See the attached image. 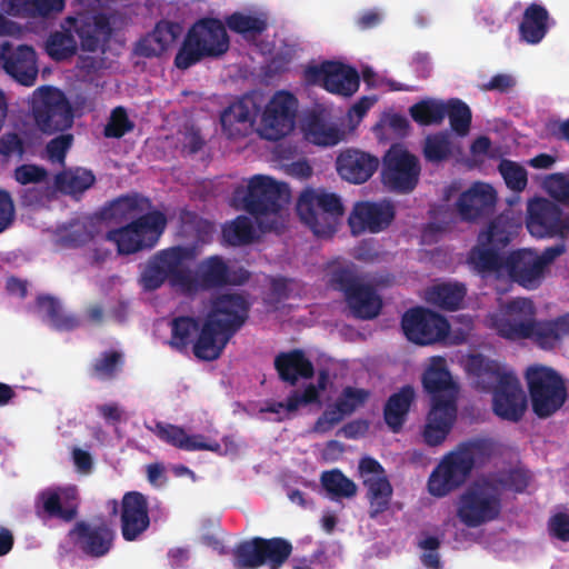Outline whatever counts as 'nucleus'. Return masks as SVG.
Listing matches in <instances>:
<instances>
[{
    "label": "nucleus",
    "instance_id": "nucleus-30",
    "mask_svg": "<svg viewBox=\"0 0 569 569\" xmlns=\"http://www.w3.org/2000/svg\"><path fill=\"white\" fill-rule=\"evenodd\" d=\"M457 416V406L450 402L431 403L423 428V440L428 446L441 445L449 435Z\"/></svg>",
    "mask_w": 569,
    "mask_h": 569
},
{
    "label": "nucleus",
    "instance_id": "nucleus-32",
    "mask_svg": "<svg viewBox=\"0 0 569 569\" xmlns=\"http://www.w3.org/2000/svg\"><path fill=\"white\" fill-rule=\"evenodd\" d=\"M154 433L162 441L186 451H218L220 445L217 441H207L203 435L189 436L182 427L157 422Z\"/></svg>",
    "mask_w": 569,
    "mask_h": 569
},
{
    "label": "nucleus",
    "instance_id": "nucleus-46",
    "mask_svg": "<svg viewBox=\"0 0 569 569\" xmlns=\"http://www.w3.org/2000/svg\"><path fill=\"white\" fill-rule=\"evenodd\" d=\"M37 305L52 327L59 331H70L80 325L78 317L64 313L60 301L51 296L38 297Z\"/></svg>",
    "mask_w": 569,
    "mask_h": 569
},
{
    "label": "nucleus",
    "instance_id": "nucleus-27",
    "mask_svg": "<svg viewBox=\"0 0 569 569\" xmlns=\"http://www.w3.org/2000/svg\"><path fill=\"white\" fill-rule=\"evenodd\" d=\"M39 499L42 502L43 511L50 518L71 522L78 516L80 497L76 486L43 490L39 495Z\"/></svg>",
    "mask_w": 569,
    "mask_h": 569
},
{
    "label": "nucleus",
    "instance_id": "nucleus-48",
    "mask_svg": "<svg viewBox=\"0 0 569 569\" xmlns=\"http://www.w3.org/2000/svg\"><path fill=\"white\" fill-rule=\"evenodd\" d=\"M123 363V355L120 351H104L91 362L88 372L91 378L110 381L117 377Z\"/></svg>",
    "mask_w": 569,
    "mask_h": 569
},
{
    "label": "nucleus",
    "instance_id": "nucleus-56",
    "mask_svg": "<svg viewBox=\"0 0 569 569\" xmlns=\"http://www.w3.org/2000/svg\"><path fill=\"white\" fill-rule=\"evenodd\" d=\"M259 537L240 542L233 551L236 569H257L263 565Z\"/></svg>",
    "mask_w": 569,
    "mask_h": 569
},
{
    "label": "nucleus",
    "instance_id": "nucleus-9",
    "mask_svg": "<svg viewBox=\"0 0 569 569\" xmlns=\"http://www.w3.org/2000/svg\"><path fill=\"white\" fill-rule=\"evenodd\" d=\"M501 508V492L485 479L471 485L460 496L457 515L467 527L476 528L497 519Z\"/></svg>",
    "mask_w": 569,
    "mask_h": 569
},
{
    "label": "nucleus",
    "instance_id": "nucleus-20",
    "mask_svg": "<svg viewBox=\"0 0 569 569\" xmlns=\"http://www.w3.org/2000/svg\"><path fill=\"white\" fill-rule=\"evenodd\" d=\"M492 409L501 419L518 422L527 409V399L516 375L507 376L492 390Z\"/></svg>",
    "mask_w": 569,
    "mask_h": 569
},
{
    "label": "nucleus",
    "instance_id": "nucleus-7",
    "mask_svg": "<svg viewBox=\"0 0 569 569\" xmlns=\"http://www.w3.org/2000/svg\"><path fill=\"white\" fill-rule=\"evenodd\" d=\"M234 194L242 198L244 210L262 226V217L277 216L281 211L288 200L289 190L286 183H280L268 176L256 174L249 179L246 189L239 187Z\"/></svg>",
    "mask_w": 569,
    "mask_h": 569
},
{
    "label": "nucleus",
    "instance_id": "nucleus-4",
    "mask_svg": "<svg viewBox=\"0 0 569 569\" xmlns=\"http://www.w3.org/2000/svg\"><path fill=\"white\" fill-rule=\"evenodd\" d=\"M300 220L318 238H330L337 231L345 208L339 196L325 189H306L296 207Z\"/></svg>",
    "mask_w": 569,
    "mask_h": 569
},
{
    "label": "nucleus",
    "instance_id": "nucleus-52",
    "mask_svg": "<svg viewBox=\"0 0 569 569\" xmlns=\"http://www.w3.org/2000/svg\"><path fill=\"white\" fill-rule=\"evenodd\" d=\"M320 481L331 499H349L357 495V485L339 469L323 471Z\"/></svg>",
    "mask_w": 569,
    "mask_h": 569
},
{
    "label": "nucleus",
    "instance_id": "nucleus-61",
    "mask_svg": "<svg viewBox=\"0 0 569 569\" xmlns=\"http://www.w3.org/2000/svg\"><path fill=\"white\" fill-rule=\"evenodd\" d=\"M207 57H209V53H206L199 47V43L192 39L189 33H187L181 47L174 57V66L180 70H186Z\"/></svg>",
    "mask_w": 569,
    "mask_h": 569
},
{
    "label": "nucleus",
    "instance_id": "nucleus-51",
    "mask_svg": "<svg viewBox=\"0 0 569 569\" xmlns=\"http://www.w3.org/2000/svg\"><path fill=\"white\" fill-rule=\"evenodd\" d=\"M258 542L261 547L263 565L270 569H279L292 552L291 542L280 537L270 539L259 537Z\"/></svg>",
    "mask_w": 569,
    "mask_h": 569
},
{
    "label": "nucleus",
    "instance_id": "nucleus-53",
    "mask_svg": "<svg viewBox=\"0 0 569 569\" xmlns=\"http://www.w3.org/2000/svg\"><path fill=\"white\" fill-rule=\"evenodd\" d=\"M77 48V41L70 30L51 32L44 44L47 54L54 61L73 57Z\"/></svg>",
    "mask_w": 569,
    "mask_h": 569
},
{
    "label": "nucleus",
    "instance_id": "nucleus-8",
    "mask_svg": "<svg viewBox=\"0 0 569 569\" xmlns=\"http://www.w3.org/2000/svg\"><path fill=\"white\" fill-rule=\"evenodd\" d=\"M532 411L548 418L558 411L567 399V388L560 375L548 367L533 366L526 371Z\"/></svg>",
    "mask_w": 569,
    "mask_h": 569
},
{
    "label": "nucleus",
    "instance_id": "nucleus-11",
    "mask_svg": "<svg viewBox=\"0 0 569 569\" xmlns=\"http://www.w3.org/2000/svg\"><path fill=\"white\" fill-rule=\"evenodd\" d=\"M303 79L308 84L321 86L328 92L343 97H351L360 86L358 71L338 61L308 66L303 71Z\"/></svg>",
    "mask_w": 569,
    "mask_h": 569
},
{
    "label": "nucleus",
    "instance_id": "nucleus-1",
    "mask_svg": "<svg viewBox=\"0 0 569 569\" xmlns=\"http://www.w3.org/2000/svg\"><path fill=\"white\" fill-rule=\"evenodd\" d=\"M199 253L194 243L161 249L141 267L138 282L144 291H154L168 282L183 293H194L199 281L192 268Z\"/></svg>",
    "mask_w": 569,
    "mask_h": 569
},
{
    "label": "nucleus",
    "instance_id": "nucleus-16",
    "mask_svg": "<svg viewBox=\"0 0 569 569\" xmlns=\"http://www.w3.org/2000/svg\"><path fill=\"white\" fill-rule=\"evenodd\" d=\"M395 216V206L390 201H358L348 218V223L355 236L366 231L378 233L391 224Z\"/></svg>",
    "mask_w": 569,
    "mask_h": 569
},
{
    "label": "nucleus",
    "instance_id": "nucleus-10",
    "mask_svg": "<svg viewBox=\"0 0 569 569\" xmlns=\"http://www.w3.org/2000/svg\"><path fill=\"white\" fill-rule=\"evenodd\" d=\"M526 227L536 238L566 239L569 234V216L556 202L535 198L528 202Z\"/></svg>",
    "mask_w": 569,
    "mask_h": 569
},
{
    "label": "nucleus",
    "instance_id": "nucleus-26",
    "mask_svg": "<svg viewBox=\"0 0 569 569\" xmlns=\"http://www.w3.org/2000/svg\"><path fill=\"white\" fill-rule=\"evenodd\" d=\"M188 33L206 53H209V57H220L229 49L230 41L226 26L217 18H202L198 20L192 24Z\"/></svg>",
    "mask_w": 569,
    "mask_h": 569
},
{
    "label": "nucleus",
    "instance_id": "nucleus-5",
    "mask_svg": "<svg viewBox=\"0 0 569 569\" xmlns=\"http://www.w3.org/2000/svg\"><path fill=\"white\" fill-rule=\"evenodd\" d=\"M167 227V217L159 210H152L131 220L123 227L109 230L106 240L117 246L119 254H132L152 249Z\"/></svg>",
    "mask_w": 569,
    "mask_h": 569
},
{
    "label": "nucleus",
    "instance_id": "nucleus-64",
    "mask_svg": "<svg viewBox=\"0 0 569 569\" xmlns=\"http://www.w3.org/2000/svg\"><path fill=\"white\" fill-rule=\"evenodd\" d=\"M499 172L509 189L520 192L527 187V171L517 162L507 159L501 160Z\"/></svg>",
    "mask_w": 569,
    "mask_h": 569
},
{
    "label": "nucleus",
    "instance_id": "nucleus-17",
    "mask_svg": "<svg viewBox=\"0 0 569 569\" xmlns=\"http://www.w3.org/2000/svg\"><path fill=\"white\" fill-rule=\"evenodd\" d=\"M0 63L12 79L24 87L34 84L38 77L37 53L27 44L13 46L4 41L0 47Z\"/></svg>",
    "mask_w": 569,
    "mask_h": 569
},
{
    "label": "nucleus",
    "instance_id": "nucleus-54",
    "mask_svg": "<svg viewBox=\"0 0 569 569\" xmlns=\"http://www.w3.org/2000/svg\"><path fill=\"white\" fill-rule=\"evenodd\" d=\"M496 490H509L517 493L523 492L529 486L530 475L528 470L522 468H511L509 470L500 471L487 478Z\"/></svg>",
    "mask_w": 569,
    "mask_h": 569
},
{
    "label": "nucleus",
    "instance_id": "nucleus-49",
    "mask_svg": "<svg viewBox=\"0 0 569 569\" xmlns=\"http://www.w3.org/2000/svg\"><path fill=\"white\" fill-rule=\"evenodd\" d=\"M466 293L463 283H440L431 288L429 299L440 308L453 311L460 307Z\"/></svg>",
    "mask_w": 569,
    "mask_h": 569
},
{
    "label": "nucleus",
    "instance_id": "nucleus-43",
    "mask_svg": "<svg viewBox=\"0 0 569 569\" xmlns=\"http://www.w3.org/2000/svg\"><path fill=\"white\" fill-rule=\"evenodd\" d=\"M363 485L368 489L370 517L376 518L389 508L392 497L391 483L386 476H369L363 480Z\"/></svg>",
    "mask_w": 569,
    "mask_h": 569
},
{
    "label": "nucleus",
    "instance_id": "nucleus-45",
    "mask_svg": "<svg viewBox=\"0 0 569 569\" xmlns=\"http://www.w3.org/2000/svg\"><path fill=\"white\" fill-rule=\"evenodd\" d=\"M328 274L330 287L342 292L345 299L365 283L352 262L337 263L330 268Z\"/></svg>",
    "mask_w": 569,
    "mask_h": 569
},
{
    "label": "nucleus",
    "instance_id": "nucleus-37",
    "mask_svg": "<svg viewBox=\"0 0 569 569\" xmlns=\"http://www.w3.org/2000/svg\"><path fill=\"white\" fill-rule=\"evenodd\" d=\"M351 315L361 320H371L379 316L382 308V300L376 289L363 283L356 291L345 299Z\"/></svg>",
    "mask_w": 569,
    "mask_h": 569
},
{
    "label": "nucleus",
    "instance_id": "nucleus-50",
    "mask_svg": "<svg viewBox=\"0 0 569 569\" xmlns=\"http://www.w3.org/2000/svg\"><path fill=\"white\" fill-rule=\"evenodd\" d=\"M329 383V372L322 369L318 372L317 385L309 383L302 392L293 390L287 398V409L296 411L300 406L317 403L320 400V392L325 391Z\"/></svg>",
    "mask_w": 569,
    "mask_h": 569
},
{
    "label": "nucleus",
    "instance_id": "nucleus-57",
    "mask_svg": "<svg viewBox=\"0 0 569 569\" xmlns=\"http://www.w3.org/2000/svg\"><path fill=\"white\" fill-rule=\"evenodd\" d=\"M151 201L149 198L141 194H128L116 199L111 204L113 216H119L126 219H132L150 212Z\"/></svg>",
    "mask_w": 569,
    "mask_h": 569
},
{
    "label": "nucleus",
    "instance_id": "nucleus-33",
    "mask_svg": "<svg viewBox=\"0 0 569 569\" xmlns=\"http://www.w3.org/2000/svg\"><path fill=\"white\" fill-rule=\"evenodd\" d=\"M231 337L209 320H204L192 347L193 355L200 360L213 361L221 356Z\"/></svg>",
    "mask_w": 569,
    "mask_h": 569
},
{
    "label": "nucleus",
    "instance_id": "nucleus-31",
    "mask_svg": "<svg viewBox=\"0 0 569 569\" xmlns=\"http://www.w3.org/2000/svg\"><path fill=\"white\" fill-rule=\"evenodd\" d=\"M466 368L475 378L476 387L481 391H491L502 382L505 377L515 375L512 371H507L497 360L481 353L469 356Z\"/></svg>",
    "mask_w": 569,
    "mask_h": 569
},
{
    "label": "nucleus",
    "instance_id": "nucleus-25",
    "mask_svg": "<svg viewBox=\"0 0 569 569\" xmlns=\"http://www.w3.org/2000/svg\"><path fill=\"white\" fill-rule=\"evenodd\" d=\"M259 111L260 108L253 97L242 96L226 108L220 116L224 133L229 138L246 136L253 127Z\"/></svg>",
    "mask_w": 569,
    "mask_h": 569
},
{
    "label": "nucleus",
    "instance_id": "nucleus-63",
    "mask_svg": "<svg viewBox=\"0 0 569 569\" xmlns=\"http://www.w3.org/2000/svg\"><path fill=\"white\" fill-rule=\"evenodd\" d=\"M93 239L92 231L82 222L70 223L60 233L58 242L66 248H80Z\"/></svg>",
    "mask_w": 569,
    "mask_h": 569
},
{
    "label": "nucleus",
    "instance_id": "nucleus-24",
    "mask_svg": "<svg viewBox=\"0 0 569 569\" xmlns=\"http://www.w3.org/2000/svg\"><path fill=\"white\" fill-rule=\"evenodd\" d=\"M336 167L343 180L361 184L367 182L377 171L379 159L359 149H347L337 157Z\"/></svg>",
    "mask_w": 569,
    "mask_h": 569
},
{
    "label": "nucleus",
    "instance_id": "nucleus-23",
    "mask_svg": "<svg viewBox=\"0 0 569 569\" xmlns=\"http://www.w3.org/2000/svg\"><path fill=\"white\" fill-rule=\"evenodd\" d=\"M505 270L513 282L529 290L537 289L545 277L537 252L531 249L512 251L506 258Z\"/></svg>",
    "mask_w": 569,
    "mask_h": 569
},
{
    "label": "nucleus",
    "instance_id": "nucleus-47",
    "mask_svg": "<svg viewBox=\"0 0 569 569\" xmlns=\"http://www.w3.org/2000/svg\"><path fill=\"white\" fill-rule=\"evenodd\" d=\"M446 101L425 98L409 108L411 119L420 126L440 124L446 118Z\"/></svg>",
    "mask_w": 569,
    "mask_h": 569
},
{
    "label": "nucleus",
    "instance_id": "nucleus-60",
    "mask_svg": "<svg viewBox=\"0 0 569 569\" xmlns=\"http://www.w3.org/2000/svg\"><path fill=\"white\" fill-rule=\"evenodd\" d=\"M423 156L427 161L439 163L451 156V142L446 132L429 134L425 139Z\"/></svg>",
    "mask_w": 569,
    "mask_h": 569
},
{
    "label": "nucleus",
    "instance_id": "nucleus-21",
    "mask_svg": "<svg viewBox=\"0 0 569 569\" xmlns=\"http://www.w3.org/2000/svg\"><path fill=\"white\" fill-rule=\"evenodd\" d=\"M496 202V190L488 183L476 182L459 196L456 206L461 220L475 222L489 216Z\"/></svg>",
    "mask_w": 569,
    "mask_h": 569
},
{
    "label": "nucleus",
    "instance_id": "nucleus-12",
    "mask_svg": "<svg viewBox=\"0 0 569 569\" xmlns=\"http://www.w3.org/2000/svg\"><path fill=\"white\" fill-rule=\"evenodd\" d=\"M418 158L401 147H391L383 158L381 180L391 191L410 193L420 176Z\"/></svg>",
    "mask_w": 569,
    "mask_h": 569
},
{
    "label": "nucleus",
    "instance_id": "nucleus-41",
    "mask_svg": "<svg viewBox=\"0 0 569 569\" xmlns=\"http://www.w3.org/2000/svg\"><path fill=\"white\" fill-rule=\"evenodd\" d=\"M303 130L306 138L318 146H335L340 141L339 130L329 126L320 112L313 111L306 116Z\"/></svg>",
    "mask_w": 569,
    "mask_h": 569
},
{
    "label": "nucleus",
    "instance_id": "nucleus-62",
    "mask_svg": "<svg viewBox=\"0 0 569 569\" xmlns=\"http://www.w3.org/2000/svg\"><path fill=\"white\" fill-rule=\"evenodd\" d=\"M134 128V123L129 119L124 107H116L109 117V120L103 129V136L106 138L120 139L126 133L131 132Z\"/></svg>",
    "mask_w": 569,
    "mask_h": 569
},
{
    "label": "nucleus",
    "instance_id": "nucleus-13",
    "mask_svg": "<svg viewBox=\"0 0 569 569\" xmlns=\"http://www.w3.org/2000/svg\"><path fill=\"white\" fill-rule=\"evenodd\" d=\"M297 98L288 91H278L270 99L261 116L260 137L277 141L289 134L295 128Z\"/></svg>",
    "mask_w": 569,
    "mask_h": 569
},
{
    "label": "nucleus",
    "instance_id": "nucleus-42",
    "mask_svg": "<svg viewBox=\"0 0 569 569\" xmlns=\"http://www.w3.org/2000/svg\"><path fill=\"white\" fill-rule=\"evenodd\" d=\"M200 288H218L229 283V267L220 256H210L199 264L197 276Z\"/></svg>",
    "mask_w": 569,
    "mask_h": 569
},
{
    "label": "nucleus",
    "instance_id": "nucleus-14",
    "mask_svg": "<svg viewBox=\"0 0 569 569\" xmlns=\"http://www.w3.org/2000/svg\"><path fill=\"white\" fill-rule=\"evenodd\" d=\"M401 327L407 339L416 345L427 346L445 339L450 330L448 320L422 307L411 308L401 319Z\"/></svg>",
    "mask_w": 569,
    "mask_h": 569
},
{
    "label": "nucleus",
    "instance_id": "nucleus-58",
    "mask_svg": "<svg viewBox=\"0 0 569 569\" xmlns=\"http://www.w3.org/2000/svg\"><path fill=\"white\" fill-rule=\"evenodd\" d=\"M446 117L449 118L451 129L458 136H466L471 126L472 113L469 106L458 98H451L446 101Z\"/></svg>",
    "mask_w": 569,
    "mask_h": 569
},
{
    "label": "nucleus",
    "instance_id": "nucleus-15",
    "mask_svg": "<svg viewBox=\"0 0 569 569\" xmlns=\"http://www.w3.org/2000/svg\"><path fill=\"white\" fill-rule=\"evenodd\" d=\"M74 547L90 558H101L113 547L116 532L103 518L96 521H77L69 531Z\"/></svg>",
    "mask_w": 569,
    "mask_h": 569
},
{
    "label": "nucleus",
    "instance_id": "nucleus-55",
    "mask_svg": "<svg viewBox=\"0 0 569 569\" xmlns=\"http://www.w3.org/2000/svg\"><path fill=\"white\" fill-rule=\"evenodd\" d=\"M226 24L236 33L243 37H257L262 34L267 28L268 22L266 18L249 16L241 12H233L226 18Z\"/></svg>",
    "mask_w": 569,
    "mask_h": 569
},
{
    "label": "nucleus",
    "instance_id": "nucleus-6",
    "mask_svg": "<svg viewBox=\"0 0 569 569\" xmlns=\"http://www.w3.org/2000/svg\"><path fill=\"white\" fill-rule=\"evenodd\" d=\"M30 111L37 128L47 134L63 132L72 127V107L58 88L42 86L31 97Z\"/></svg>",
    "mask_w": 569,
    "mask_h": 569
},
{
    "label": "nucleus",
    "instance_id": "nucleus-18",
    "mask_svg": "<svg viewBox=\"0 0 569 569\" xmlns=\"http://www.w3.org/2000/svg\"><path fill=\"white\" fill-rule=\"evenodd\" d=\"M250 305L240 295L227 293L217 297L206 318L216 325L221 331L233 336L247 321Z\"/></svg>",
    "mask_w": 569,
    "mask_h": 569
},
{
    "label": "nucleus",
    "instance_id": "nucleus-44",
    "mask_svg": "<svg viewBox=\"0 0 569 569\" xmlns=\"http://www.w3.org/2000/svg\"><path fill=\"white\" fill-rule=\"evenodd\" d=\"M521 224L512 217L501 213L489 224L487 242L497 250L506 248L518 234Z\"/></svg>",
    "mask_w": 569,
    "mask_h": 569
},
{
    "label": "nucleus",
    "instance_id": "nucleus-34",
    "mask_svg": "<svg viewBox=\"0 0 569 569\" xmlns=\"http://www.w3.org/2000/svg\"><path fill=\"white\" fill-rule=\"evenodd\" d=\"M0 8L12 17L49 19L64 9V0H2Z\"/></svg>",
    "mask_w": 569,
    "mask_h": 569
},
{
    "label": "nucleus",
    "instance_id": "nucleus-36",
    "mask_svg": "<svg viewBox=\"0 0 569 569\" xmlns=\"http://www.w3.org/2000/svg\"><path fill=\"white\" fill-rule=\"evenodd\" d=\"M415 398L416 392L410 385L401 387L388 398L383 407V419L391 431L399 432L402 429Z\"/></svg>",
    "mask_w": 569,
    "mask_h": 569
},
{
    "label": "nucleus",
    "instance_id": "nucleus-22",
    "mask_svg": "<svg viewBox=\"0 0 569 569\" xmlns=\"http://www.w3.org/2000/svg\"><path fill=\"white\" fill-rule=\"evenodd\" d=\"M422 386L431 397V403L450 402L456 405L458 387L452 380L447 361L442 357L431 358L430 365L422 375Z\"/></svg>",
    "mask_w": 569,
    "mask_h": 569
},
{
    "label": "nucleus",
    "instance_id": "nucleus-19",
    "mask_svg": "<svg viewBox=\"0 0 569 569\" xmlns=\"http://www.w3.org/2000/svg\"><path fill=\"white\" fill-rule=\"evenodd\" d=\"M151 518L147 497L139 491H128L121 500L120 528L126 541L138 540L150 527Z\"/></svg>",
    "mask_w": 569,
    "mask_h": 569
},
{
    "label": "nucleus",
    "instance_id": "nucleus-35",
    "mask_svg": "<svg viewBox=\"0 0 569 569\" xmlns=\"http://www.w3.org/2000/svg\"><path fill=\"white\" fill-rule=\"evenodd\" d=\"M549 12L542 4L530 3L519 24L520 40L528 44L540 43L549 31Z\"/></svg>",
    "mask_w": 569,
    "mask_h": 569
},
{
    "label": "nucleus",
    "instance_id": "nucleus-38",
    "mask_svg": "<svg viewBox=\"0 0 569 569\" xmlns=\"http://www.w3.org/2000/svg\"><path fill=\"white\" fill-rule=\"evenodd\" d=\"M467 262L481 277L500 274L506 268V258L493 247L475 246L469 251Z\"/></svg>",
    "mask_w": 569,
    "mask_h": 569
},
{
    "label": "nucleus",
    "instance_id": "nucleus-29",
    "mask_svg": "<svg viewBox=\"0 0 569 569\" xmlns=\"http://www.w3.org/2000/svg\"><path fill=\"white\" fill-rule=\"evenodd\" d=\"M273 365L279 379L290 386H296L299 380H309L315 376V366L302 349L278 353Z\"/></svg>",
    "mask_w": 569,
    "mask_h": 569
},
{
    "label": "nucleus",
    "instance_id": "nucleus-2",
    "mask_svg": "<svg viewBox=\"0 0 569 569\" xmlns=\"http://www.w3.org/2000/svg\"><path fill=\"white\" fill-rule=\"evenodd\" d=\"M497 333L508 340L531 339L543 349H551L569 335V313L555 320L537 321L536 307L529 298H517L506 306L505 315L493 321Z\"/></svg>",
    "mask_w": 569,
    "mask_h": 569
},
{
    "label": "nucleus",
    "instance_id": "nucleus-39",
    "mask_svg": "<svg viewBox=\"0 0 569 569\" xmlns=\"http://www.w3.org/2000/svg\"><path fill=\"white\" fill-rule=\"evenodd\" d=\"M96 182V177L91 170L77 167L66 169L54 177V187L63 194H82Z\"/></svg>",
    "mask_w": 569,
    "mask_h": 569
},
{
    "label": "nucleus",
    "instance_id": "nucleus-40",
    "mask_svg": "<svg viewBox=\"0 0 569 569\" xmlns=\"http://www.w3.org/2000/svg\"><path fill=\"white\" fill-rule=\"evenodd\" d=\"M171 336L168 345L171 349L186 353L190 347L193 346L197 335L200 329L199 321L190 316H179L171 319L169 322Z\"/></svg>",
    "mask_w": 569,
    "mask_h": 569
},
{
    "label": "nucleus",
    "instance_id": "nucleus-28",
    "mask_svg": "<svg viewBox=\"0 0 569 569\" xmlns=\"http://www.w3.org/2000/svg\"><path fill=\"white\" fill-rule=\"evenodd\" d=\"M182 31L179 22L162 19L150 33L139 40L137 53L146 58L159 57L179 39Z\"/></svg>",
    "mask_w": 569,
    "mask_h": 569
},
{
    "label": "nucleus",
    "instance_id": "nucleus-59",
    "mask_svg": "<svg viewBox=\"0 0 569 569\" xmlns=\"http://www.w3.org/2000/svg\"><path fill=\"white\" fill-rule=\"evenodd\" d=\"M222 237L231 246H241L252 242L254 229L251 220L246 216L237 217L222 229Z\"/></svg>",
    "mask_w": 569,
    "mask_h": 569
},
{
    "label": "nucleus",
    "instance_id": "nucleus-3",
    "mask_svg": "<svg viewBox=\"0 0 569 569\" xmlns=\"http://www.w3.org/2000/svg\"><path fill=\"white\" fill-rule=\"evenodd\" d=\"M493 443L488 439H475L461 443L447 453L428 479V491L433 497H445L461 487L470 477L477 462L489 459Z\"/></svg>",
    "mask_w": 569,
    "mask_h": 569
}]
</instances>
